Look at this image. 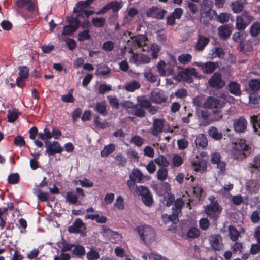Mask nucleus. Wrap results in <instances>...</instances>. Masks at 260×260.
Instances as JSON below:
<instances>
[{
  "instance_id": "1",
  "label": "nucleus",
  "mask_w": 260,
  "mask_h": 260,
  "mask_svg": "<svg viewBox=\"0 0 260 260\" xmlns=\"http://www.w3.org/2000/svg\"><path fill=\"white\" fill-rule=\"evenodd\" d=\"M15 5L16 12L26 20L32 18L39 14L36 0H17Z\"/></svg>"
},
{
  "instance_id": "2",
  "label": "nucleus",
  "mask_w": 260,
  "mask_h": 260,
  "mask_svg": "<svg viewBox=\"0 0 260 260\" xmlns=\"http://www.w3.org/2000/svg\"><path fill=\"white\" fill-rule=\"evenodd\" d=\"M251 153V147L246 143L244 139L238 140L231 149V153L234 158L238 161H243L250 156Z\"/></svg>"
},
{
  "instance_id": "3",
  "label": "nucleus",
  "mask_w": 260,
  "mask_h": 260,
  "mask_svg": "<svg viewBox=\"0 0 260 260\" xmlns=\"http://www.w3.org/2000/svg\"><path fill=\"white\" fill-rule=\"evenodd\" d=\"M141 239L145 244H150L155 239L156 233L153 228L149 225L138 226L136 229Z\"/></svg>"
},
{
  "instance_id": "4",
  "label": "nucleus",
  "mask_w": 260,
  "mask_h": 260,
  "mask_svg": "<svg viewBox=\"0 0 260 260\" xmlns=\"http://www.w3.org/2000/svg\"><path fill=\"white\" fill-rule=\"evenodd\" d=\"M191 76L198 78V73L194 68H186L179 72L178 78L180 80H183L189 83L193 82Z\"/></svg>"
},
{
  "instance_id": "5",
  "label": "nucleus",
  "mask_w": 260,
  "mask_h": 260,
  "mask_svg": "<svg viewBox=\"0 0 260 260\" xmlns=\"http://www.w3.org/2000/svg\"><path fill=\"white\" fill-rule=\"evenodd\" d=\"M137 188L144 205L147 207L151 206L153 203V199L150 190L147 187L143 186H139Z\"/></svg>"
},
{
  "instance_id": "6",
  "label": "nucleus",
  "mask_w": 260,
  "mask_h": 260,
  "mask_svg": "<svg viewBox=\"0 0 260 260\" xmlns=\"http://www.w3.org/2000/svg\"><path fill=\"white\" fill-rule=\"evenodd\" d=\"M222 210V208L219 204L214 203L212 205H207L205 209V212L209 218L214 221L217 220L219 217Z\"/></svg>"
},
{
  "instance_id": "7",
  "label": "nucleus",
  "mask_w": 260,
  "mask_h": 260,
  "mask_svg": "<svg viewBox=\"0 0 260 260\" xmlns=\"http://www.w3.org/2000/svg\"><path fill=\"white\" fill-rule=\"evenodd\" d=\"M45 144L47 148L45 152L49 156H54L55 154L60 153L63 151V147L57 141H53L51 143L49 141H46Z\"/></svg>"
},
{
  "instance_id": "8",
  "label": "nucleus",
  "mask_w": 260,
  "mask_h": 260,
  "mask_svg": "<svg viewBox=\"0 0 260 260\" xmlns=\"http://www.w3.org/2000/svg\"><path fill=\"white\" fill-rule=\"evenodd\" d=\"M132 41H128V46L133 51L144 46L146 44L147 37L143 35H138L131 37Z\"/></svg>"
},
{
  "instance_id": "9",
  "label": "nucleus",
  "mask_w": 260,
  "mask_h": 260,
  "mask_svg": "<svg viewBox=\"0 0 260 260\" xmlns=\"http://www.w3.org/2000/svg\"><path fill=\"white\" fill-rule=\"evenodd\" d=\"M210 87L216 89H222L225 83L222 79L221 75L219 72H215L208 80Z\"/></svg>"
},
{
  "instance_id": "10",
  "label": "nucleus",
  "mask_w": 260,
  "mask_h": 260,
  "mask_svg": "<svg viewBox=\"0 0 260 260\" xmlns=\"http://www.w3.org/2000/svg\"><path fill=\"white\" fill-rule=\"evenodd\" d=\"M69 24L63 27L62 34L67 36L72 35L80 26L81 22L76 18L68 19Z\"/></svg>"
},
{
  "instance_id": "11",
  "label": "nucleus",
  "mask_w": 260,
  "mask_h": 260,
  "mask_svg": "<svg viewBox=\"0 0 260 260\" xmlns=\"http://www.w3.org/2000/svg\"><path fill=\"white\" fill-rule=\"evenodd\" d=\"M247 121L244 116L233 120V127L235 132L244 133L247 130Z\"/></svg>"
},
{
  "instance_id": "12",
  "label": "nucleus",
  "mask_w": 260,
  "mask_h": 260,
  "mask_svg": "<svg viewBox=\"0 0 260 260\" xmlns=\"http://www.w3.org/2000/svg\"><path fill=\"white\" fill-rule=\"evenodd\" d=\"M204 107L208 109L222 108L224 103L221 100L213 96H209L204 103Z\"/></svg>"
},
{
  "instance_id": "13",
  "label": "nucleus",
  "mask_w": 260,
  "mask_h": 260,
  "mask_svg": "<svg viewBox=\"0 0 260 260\" xmlns=\"http://www.w3.org/2000/svg\"><path fill=\"white\" fill-rule=\"evenodd\" d=\"M210 39L205 35L199 34L198 36L197 41L194 45V49L198 52L203 51L205 47L209 44Z\"/></svg>"
},
{
  "instance_id": "14",
  "label": "nucleus",
  "mask_w": 260,
  "mask_h": 260,
  "mask_svg": "<svg viewBox=\"0 0 260 260\" xmlns=\"http://www.w3.org/2000/svg\"><path fill=\"white\" fill-rule=\"evenodd\" d=\"M204 4L201 6V11L202 15L208 18L210 21L216 20L217 12L214 10H212L211 7L209 5H206L204 2Z\"/></svg>"
},
{
  "instance_id": "15",
  "label": "nucleus",
  "mask_w": 260,
  "mask_h": 260,
  "mask_svg": "<svg viewBox=\"0 0 260 260\" xmlns=\"http://www.w3.org/2000/svg\"><path fill=\"white\" fill-rule=\"evenodd\" d=\"M84 226V223L80 218L75 219L72 225L68 228V231L70 233H80L83 234V231L82 228Z\"/></svg>"
},
{
  "instance_id": "16",
  "label": "nucleus",
  "mask_w": 260,
  "mask_h": 260,
  "mask_svg": "<svg viewBox=\"0 0 260 260\" xmlns=\"http://www.w3.org/2000/svg\"><path fill=\"white\" fill-rule=\"evenodd\" d=\"M192 165L195 171L203 172L207 169V161L200 158L198 156L196 157V160L191 161Z\"/></svg>"
},
{
  "instance_id": "17",
  "label": "nucleus",
  "mask_w": 260,
  "mask_h": 260,
  "mask_svg": "<svg viewBox=\"0 0 260 260\" xmlns=\"http://www.w3.org/2000/svg\"><path fill=\"white\" fill-rule=\"evenodd\" d=\"M233 28L232 26L228 25H223L218 28V35L220 39L226 40L231 36Z\"/></svg>"
},
{
  "instance_id": "18",
  "label": "nucleus",
  "mask_w": 260,
  "mask_h": 260,
  "mask_svg": "<svg viewBox=\"0 0 260 260\" xmlns=\"http://www.w3.org/2000/svg\"><path fill=\"white\" fill-rule=\"evenodd\" d=\"M150 100L153 103L160 104L164 102L166 99L160 90L156 89L151 92Z\"/></svg>"
},
{
  "instance_id": "19",
  "label": "nucleus",
  "mask_w": 260,
  "mask_h": 260,
  "mask_svg": "<svg viewBox=\"0 0 260 260\" xmlns=\"http://www.w3.org/2000/svg\"><path fill=\"white\" fill-rule=\"evenodd\" d=\"M211 247L215 250H220L222 247V243L221 236L218 235L212 236L210 239Z\"/></svg>"
},
{
  "instance_id": "20",
  "label": "nucleus",
  "mask_w": 260,
  "mask_h": 260,
  "mask_svg": "<svg viewBox=\"0 0 260 260\" xmlns=\"http://www.w3.org/2000/svg\"><path fill=\"white\" fill-rule=\"evenodd\" d=\"M164 127V121L160 119H154L153 123L152 134L154 136H157L162 132Z\"/></svg>"
},
{
  "instance_id": "21",
  "label": "nucleus",
  "mask_w": 260,
  "mask_h": 260,
  "mask_svg": "<svg viewBox=\"0 0 260 260\" xmlns=\"http://www.w3.org/2000/svg\"><path fill=\"white\" fill-rule=\"evenodd\" d=\"M218 67L217 62L208 61L204 63L201 69L204 73L205 74H212Z\"/></svg>"
},
{
  "instance_id": "22",
  "label": "nucleus",
  "mask_w": 260,
  "mask_h": 260,
  "mask_svg": "<svg viewBox=\"0 0 260 260\" xmlns=\"http://www.w3.org/2000/svg\"><path fill=\"white\" fill-rule=\"evenodd\" d=\"M195 144L199 149H203L206 147L208 144V141L205 135L200 134L197 136L195 140Z\"/></svg>"
},
{
  "instance_id": "23",
  "label": "nucleus",
  "mask_w": 260,
  "mask_h": 260,
  "mask_svg": "<svg viewBox=\"0 0 260 260\" xmlns=\"http://www.w3.org/2000/svg\"><path fill=\"white\" fill-rule=\"evenodd\" d=\"M230 93L235 96H240L241 94V85L235 81L230 82L229 84Z\"/></svg>"
},
{
  "instance_id": "24",
  "label": "nucleus",
  "mask_w": 260,
  "mask_h": 260,
  "mask_svg": "<svg viewBox=\"0 0 260 260\" xmlns=\"http://www.w3.org/2000/svg\"><path fill=\"white\" fill-rule=\"evenodd\" d=\"M129 113L140 118L145 117L146 114L145 110L139 107L138 104L134 105L131 107Z\"/></svg>"
},
{
  "instance_id": "25",
  "label": "nucleus",
  "mask_w": 260,
  "mask_h": 260,
  "mask_svg": "<svg viewBox=\"0 0 260 260\" xmlns=\"http://www.w3.org/2000/svg\"><path fill=\"white\" fill-rule=\"evenodd\" d=\"M94 110L102 116H106L108 112L105 101H100L96 103Z\"/></svg>"
},
{
  "instance_id": "26",
  "label": "nucleus",
  "mask_w": 260,
  "mask_h": 260,
  "mask_svg": "<svg viewBox=\"0 0 260 260\" xmlns=\"http://www.w3.org/2000/svg\"><path fill=\"white\" fill-rule=\"evenodd\" d=\"M86 219L95 220L98 223H105L107 221V218L104 216H100L98 214H87L85 215Z\"/></svg>"
},
{
  "instance_id": "27",
  "label": "nucleus",
  "mask_w": 260,
  "mask_h": 260,
  "mask_svg": "<svg viewBox=\"0 0 260 260\" xmlns=\"http://www.w3.org/2000/svg\"><path fill=\"white\" fill-rule=\"evenodd\" d=\"M209 136L215 140H220L223 137V135L219 132L218 129L214 126L211 127L208 130Z\"/></svg>"
},
{
  "instance_id": "28",
  "label": "nucleus",
  "mask_w": 260,
  "mask_h": 260,
  "mask_svg": "<svg viewBox=\"0 0 260 260\" xmlns=\"http://www.w3.org/2000/svg\"><path fill=\"white\" fill-rule=\"evenodd\" d=\"M130 179L140 183L143 178V175L138 169H134L129 175Z\"/></svg>"
},
{
  "instance_id": "29",
  "label": "nucleus",
  "mask_w": 260,
  "mask_h": 260,
  "mask_svg": "<svg viewBox=\"0 0 260 260\" xmlns=\"http://www.w3.org/2000/svg\"><path fill=\"white\" fill-rule=\"evenodd\" d=\"M165 11L159 10L157 7L152 8L149 12V14L157 19H161L164 17V13Z\"/></svg>"
},
{
  "instance_id": "30",
  "label": "nucleus",
  "mask_w": 260,
  "mask_h": 260,
  "mask_svg": "<svg viewBox=\"0 0 260 260\" xmlns=\"http://www.w3.org/2000/svg\"><path fill=\"white\" fill-rule=\"evenodd\" d=\"M184 206V202L180 198H177L174 203V205L172 208V211L178 212L180 214L182 213V209Z\"/></svg>"
},
{
  "instance_id": "31",
  "label": "nucleus",
  "mask_w": 260,
  "mask_h": 260,
  "mask_svg": "<svg viewBox=\"0 0 260 260\" xmlns=\"http://www.w3.org/2000/svg\"><path fill=\"white\" fill-rule=\"evenodd\" d=\"M109 5L110 9L112 10L113 12L114 13H117L123 7V4L121 1H113L109 2ZM116 16H118V14H116Z\"/></svg>"
},
{
  "instance_id": "32",
  "label": "nucleus",
  "mask_w": 260,
  "mask_h": 260,
  "mask_svg": "<svg viewBox=\"0 0 260 260\" xmlns=\"http://www.w3.org/2000/svg\"><path fill=\"white\" fill-rule=\"evenodd\" d=\"M141 84L139 82L133 80V81L127 83L125 85V89L128 92H134L136 90L140 88Z\"/></svg>"
},
{
  "instance_id": "33",
  "label": "nucleus",
  "mask_w": 260,
  "mask_h": 260,
  "mask_svg": "<svg viewBox=\"0 0 260 260\" xmlns=\"http://www.w3.org/2000/svg\"><path fill=\"white\" fill-rule=\"evenodd\" d=\"M115 146L114 144H110L105 146L101 151V155L102 157H106L115 150Z\"/></svg>"
},
{
  "instance_id": "34",
  "label": "nucleus",
  "mask_w": 260,
  "mask_h": 260,
  "mask_svg": "<svg viewBox=\"0 0 260 260\" xmlns=\"http://www.w3.org/2000/svg\"><path fill=\"white\" fill-rule=\"evenodd\" d=\"M250 122L253 125L254 131L258 132V129H260V114L252 116L250 118ZM259 135H260V131Z\"/></svg>"
},
{
  "instance_id": "35",
  "label": "nucleus",
  "mask_w": 260,
  "mask_h": 260,
  "mask_svg": "<svg viewBox=\"0 0 260 260\" xmlns=\"http://www.w3.org/2000/svg\"><path fill=\"white\" fill-rule=\"evenodd\" d=\"M65 201L70 204L75 205L78 202V197L72 191H68L66 193Z\"/></svg>"
},
{
  "instance_id": "36",
  "label": "nucleus",
  "mask_w": 260,
  "mask_h": 260,
  "mask_svg": "<svg viewBox=\"0 0 260 260\" xmlns=\"http://www.w3.org/2000/svg\"><path fill=\"white\" fill-rule=\"evenodd\" d=\"M144 77L151 83L155 82L157 81V76L152 73L150 68H146L144 72Z\"/></svg>"
},
{
  "instance_id": "37",
  "label": "nucleus",
  "mask_w": 260,
  "mask_h": 260,
  "mask_svg": "<svg viewBox=\"0 0 260 260\" xmlns=\"http://www.w3.org/2000/svg\"><path fill=\"white\" fill-rule=\"evenodd\" d=\"M249 86L251 92H257L260 89V80H251L249 83Z\"/></svg>"
},
{
  "instance_id": "38",
  "label": "nucleus",
  "mask_w": 260,
  "mask_h": 260,
  "mask_svg": "<svg viewBox=\"0 0 260 260\" xmlns=\"http://www.w3.org/2000/svg\"><path fill=\"white\" fill-rule=\"evenodd\" d=\"M229 235L231 239L233 241H236L239 238L240 233L234 226L230 225L229 226Z\"/></svg>"
},
{
  "instance_id": "39",
  "label": "nucleus",
  "mask_w": 260,
  "mask_h": 260,
  "mask_svg": "<svg viewBox=\"0 0 260 260\" xmlns=\"http://www.w3.org/2000/svg\"><path fill=\"white\" fill-rule=\"evenodd\" d=\"M20 78L22 79H27L29 76V69L25 66H19L18 68Z\"/></svg>"
},
{
  "instance_id": "40",
  "label": "nucleus",
  "mask_w": 260,
  "mask_h": 260,
  "mask_svg": "<svg viewBox=\"0 0 260 260\" xmlns=\"http://www.w3.org/2000/svg\"><path fill=\"white\" fill-rule=\"evenodd\" d=\"M249 32L251 36L256 37L260 34V22H255L250 26Z\"/></svg>"
},
{
  "instance_id": "41",
  "label": "nucleus",
  "mask_w": 260,
  "mask_h": 260,
  "mask_svg": "<svg viewBox=\"0 0 260 260\" xmlns=\"http://www.w3.org/2000/svg\"><path fill=\"white\" fill-rule=\"evenodd\" d=\"M221 109L222 108H215L213 110V113L211 115L213 121H218L222 119L223 114Z\"/></svg>"
},
{
  "instance_id": "42",
  "label": "nucleus",
  "mask_w": 260,
  "mask_h": 260,
  "mask_svg": "<svg viewBox=\"0 0 260 260\" xmlns=\"http://www.w3.org/2000/svg\"><path fill=\"white\" fill-rule=\"evenodd\" d=\"M91 38L90 30L89 29L84 30V31L78 34V41H84L89 40Z\"/></svg>"
},
{
  "instance_id": "43",
  "label": "nucleus",
  "mask_w": 260,
  "mask_h": 260,
  "mask_svg": "<svg viewBox=\"0 0 260 260\" xmlns=\"http://www.w3.org/2000/svg\"><path fill=\"white\" fill-rule=\"evenodd\" d=\"M200 234V230L197 228L191 227L187 233V237L188 238L194 239L198 238Z\"/></svg>"
},
{
  "instance_id": "44",
  "label": "nucleus",
  "mask_w": 260,
  "mask_h": 260,
  "mask_svg": "<svg viewBox=\"0 0 260 260\" xmlns=\"http://www.w3.org/2000/svg\"><path fill=\"white\" fill-rule=\"evenodd\" d=\"M74 248L73 250V254L75 255H77L78 256H82L85 255L86 253V251L85 248L81 245H77L76 246L74 245Z\"/></svg>"
},
{
  "instance_id": "45",
  "label": "nucleus",
  "mask_w": 260,
  "mask_h": 260,
  "mask_svg": "<svg viewBox=\"0 0 260 260\" xmlns=\"http://www.w3.org/2000/svg\"><path fill=\"white\" fill-rule=\"evenodd\" d=\"M20 176L17 173H11L8 177V182L10 184H16L19 182Z\"/></svg>"
},
{
  "instance_id": "46",
  "label": "nucleus",
  "mask_w": 260,
  "mask_h": 260,
  "mask_svg": "<svg viewBox=\"0 0 260 260\" xmlns=\"http://www.w3.org/2000/svg\"><path fill=\"white\" fill-rule=\"evenodd\" d=\"M248 25L243 20L241 16H237L236 19V27L238 30H244Z\"/></svg>"
},
{
  "instance_id": "47",
  "label": "nucleus",
  "mask_w": 260,
  "mask_h": 260,
  "mask_svg": "<svg viewBox=\"0 0 260 260\" xmlns=\"http://www.w3.org/2000/svg\"><path fill=\"white\" fill-rule=\"evenodd\" d=\"M92 23L96 27L100 28L104 26L105 19L104 17H94L92 19Z\"/></svg>"
},
{
  "instance_id": "48",
  "label": "nucleus",
  "mask_w": 260,
  "mask_h": 260,
  "mask_svg": "<svg viewBox=\"0 0 260 260\" xmlns=\"http://www.w3.org/2000/svg\"><path fill=\"white\" fill-rule=\"evenodd\" d=\"M168 176V171L164 167L160 168L157 171V179L161 181H165Z\"/></svg>"
},
{
  "instance_id": "49",
  "label": "nucleus",
  "mask_w": 260,
  "mask_h": 260,
  "mask_svg": "<svg viewBox=\"0 0 260 260\" xmlns=\"http://www.w3.org/2000/svg\"><path fill=\"white\" fill-rule=\"evenodd\" d=\"M130 142L137 147H141L144 143V140L140 136L135 135L131 138Z\"/></svg>"
},
{
  "instance_id": "50",
  "label": "nucleus",
  "mask_w": 260,
  "mask_h": 260,
  "mask_svg": "<svg viewBox=\"0 0 260 260\" xmlns=\"http://www.w3.org/2000/svg\"><path fill=\"white\" fill-rule=\"evenodd\" d=\"M192 56L189 54H182L178 57V61L182 64H186L191 61Z\"/></svg>"
},
{
  "instance_id": "51",
  "label": "nucleus",
  "mask_w": 260,
  "mask_h": 260,
  "mask_svg": "<svg viewBox=\"0 0 260 260\" xmlns=\"http://www.w3.org/2000/svg\"><path fill=\"white\" fill-rule=\"evenodd\" d=\"M225 55V53L222 48L216 47L213 48L212 53V58L218 57L219 58H223Z\"/></svg>"
},
{
  "instance_id": "52",
  "label": "nucleus",
  "mask_w": 260,
  "mask_h": 260,
  "mask_svg": "<svg viewBox=\"0 0 260 260\" xmlns=\"http://www.w3.org/2000/svg\"><path fill=\"white\" fill-rule=\"evenodd\" d=\"M100 117L99 115H96L94 116L93 122L96 127L101 129H105L108 127L109 126L108 123L107 122H100Z\"/></svg>"
},
{
  "instance_id": "53",
  "label": "nucleus",
  "mask_w": 260,
  "mask_h": 260,
  "mask_svg": "<svg viewBox=\"0 0 260 260\" xmlns=\"http://www.w3.org/2000/svg\"><path fill=\"white\" fill-rule=\"evenodd\" d=\"M154 161L158 165L162 166L164 168L168 166L169 164L167 158L162 155L159 156L157 158L155 159Z\"/></svg>"
},
{
  "instance_id": "54",
  "label": "nucleus",
  "mask_w": 260,
  "mask_h": 260,
  "mask_svg": "<svg viewBox=\"0 0 260 260\" xmlns=\"http://www.w3.org/2000/svg\"><path fill=\"white\" fill-rule=\"evenodd\" d=\"M164 200L166 202V206L170 207L173 205L175 201V196L171 193H168L164 197Z\"/></svg>"
},
{
  "instance_id": "55",
  "label": "nucleus",
  "mask_w": 260,
  "mask_h": 260,
  "mask_svg": "<svg viewBox=\"0 0 260 260\" xmlns=\"http://www.w3.org/2000/svg\"><path fill=\"white\" fill-rule=\"evenodd\" d=\"M250 167L254 169V170L260 171V156H257L254 158L252 162L250 164Z\"/></svg>"
},
{
  "instance_id": "56",
  "label": "nucleus",
  "mask_w": 260,
  "mask_h": 260,
  "mask_svg": "<svg viewBox=\"0 0 260 260\" xmlns=\"http://www.w3.org/2000/svg\"><path fill=\"white\" fill-rule=\"evenodd\" d=\"M114 43L111 41H107L103 43L102 49L105 51L110 52L113 50L114 48Z\"/></svg>"
},
{
  "instance_id": "57",
  "label": "nucleus",
  "mask_w": 260,
  "mask_h": 260,
  "mask_svg": "<svg viewBox=\"0 0 260 260\" xmlns=\"http://www.w3.org/2000/svg\"><path fill=\"white\" fill-rule=\"evenodd\" d=\"M260 99V95L258 92H251L249 94V102L254 105L258 104Z\"/></svg>"
},
{
  "instance_id": "58",
  "label": "nucleus",
  "mask_w": 260,
  "mask_h": 260,
  "mask_svg": "<svg viewBox=\"0 0 260 260\" xmlns=\"http://www.w3.org/2000/svg\"><path fill=\"white\" fill-rule=\"evenodd\" d=\"M107 98L109 100L110 105L112 108L116 109H118L119 108V102L117 98L108 96Z\"/></svg>"
},
{
  "instance_id": "59",
  "label": "nucleus",
  "mask_w": 260,
  "mask_h": 260,
  "mask_svg": "<svg viewBox=\"0 0 260 260\" xmlns=\"http://www.w3.org/2000/svg\"><path fill=\"white\" fill-rule=\"evenodd\" d=\"M232 7L233 12L237 13L241 12L243 9V5L241 3L238 1L233 3Z\"/></svg>"
},
{
  "instance_id": "60",
  "label": "nucleus",
  "mask_w": 260,
  "mask_h": 260,
  "mask_svg": "<svg viewBox=\"0 0 260 260\" xmlns=\"http://www.w3.org/2000/svg\"><path fill=\"white\" fill-rule=\"evenodd\" d=\"M114 205L119 210H123L124 208V200L123 198L119 196L116 199Z\"/></svg>"
},
{
  "instance_id": "61",
  "label": "nucleus",
  "mask_w": 260,
  "mask_h": 260,
  "mask_svg": "<svg viewBox=\"0 0 260 260\" xmlns=\"http://www.w3.org/2000/svg\"><path fill=\"white\" fill-rule=\"evenodd\" d=\"M35 191H38L39 193L37 195L38 199L42 202H46L48 201V193L46 192H41L39 188L34 189Z\"/></svg>"
},
{
  "instance_id": "62",
  "label": "nucleus",
  "mask_w": 260,
  "mask_h": 260,
  "mask_svg": "<svg viewBox=\"0 0 260 260\" xmlns=\"http://www.w3.org/2000/svg\"><path fill=\"white\" fill-rule=\"evenodd\" d=\"M111 90V86L106 84H100L98 89L99 93L102 94H104L106 92H109Z\"/></svg>"
},
{
  "instance_id": "63",
  "label": "nucleus",
  "mask_w": 260,
  "mask_h": 260,
  "mask_svg": "<svg viewBox=\"0 0 260 260\" xmlns=\"http://www.w3.org/2000/svg\"><path fill=\"white\" fill-rule=\"evenodd\" d=\"M175 95L178 98H185L187 96V91L184 88L178 89L175 92Z\"/></svg>"
},
{
  "instance_id": "64",
  "label": "nucleus",
  "mask_w": 260,
  "mask_h": 260,
  "mask_svg": "<svg viewBox=\"0 0 260 260\" xmlns=\"http://www.w3.org/2000/svg\"><path fill=\"white\" fill-rule=\"evenodd\" d=\"M99 257V253L95 250H91L87 253V258L88 260H96Z\"/></svg>"
}]
</instances>
